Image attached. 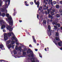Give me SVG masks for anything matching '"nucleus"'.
<instances>
[{
	"instance_id": "1a4fd4ad",
	"label": "nucleus",
	"mask_w": 62,
	"mask_h": 62,
	"mask_svg": "<svg viewBox=\"0 0 62 62\" xmlns=\"http://www.w3.org/2000/svg\"><path fill=\"white\" fill-rule=\"evenodd\" d=\"M32 51L31 50V49H28L27 51V54H29L30 53V54Z\"/></svg>"
},
{
	"instance_id": "09e8293b",
	"label": "nucleus",
	"mask_w": 62,
	"mask_h": 62,
	"mask_svg": "<svg viewBox=\"0 0 62 62\" xmlns=\"http://www.w3.org/2000/svg\"><path fill=\"white\" fill-rule=\"evenodd\" d=\"M47 11H45V14H47Z\"/></svg>"
},
{
	"instance_id": "338daca9",
	"label": "nucleus",
	"mask_w": 62,
	"mask_h": 62,
	"mask_svg": "<svg viewBox=\"0 0 62 62\" xmlns=\"http://www.w3.org/2000/svg\"><path fill=\"white\" fill-rule=\"evenodd\" d=\"M45 50L46 51H47V49H46V48H45Z\"/></svg>"
},
{
	"instance_id": "49530a36",
	"label": "nucleus",
	"mask_w": 62,
	"mask_h": 62,
	"mask_svg": "<svg viewBox=\"0 0 62 62\" xmlns=\"http://www.w3.org/2000/svg\"><path fill=\"white\" fill-rule=\"evenodd\" d=\"M29 47H31V48H32V45H31L30 44L29 46Z\"/></svg>"
},
{
	"instance_id": "6e6552de",
	"label": "nucleus",
	"mask_w": 62,
	"mask_h": 62,
	"mask_svg": "<svg viewBox=\"0 0 62 62\" xmlns=\"http://www.w3.org/2000/svg\"><path fill=\"white\" fill-rule=\"evenodd\" d=\"M52 8H50L49 9H48L47 10V13H48V14H49L50 13V12H51V10H52Z\"/></svg>"
},
{
	"instance_id": "864d4df0",
	"label": "nucleus",
	"mask_w": 62,
	"mask_h": 62,
	"mask_svg": "<svg viewBox=\"0 0 62 62\" xmlns=\"http://www.w3.org/2000/svg\"><path fill=\"white\" fill-rule=\"evenodd\" d=\"M25 3L26 4H27V1H25Z\"/></svg>"
},
{
	"instance_id": "0e129e2a",
	"label": "nucleus",
	"mask_w": 62,
	"mask_h": 62,
	"mask_svg": "<svg viewBox=\"0 0 62 62\" xmlns=\"http://www.w3.org/2000/svg\"><path fill=\"white\" fill-rule=\"evenodd\" d=\"M39 4L37 5V8H39Z\"/></svg>"
},
{
	"instance_id": "774afa93",
	"label": "nucleus",
	"mask_w": 62,
	"mask_h": 62,
	"mask_svg": "<svg viewBox=\"0 0 62 62\" xmlns=\"http://www.w3.org/2000/svg\"><path fill=\"white\" fill-rule=\"evenodd\" d=\"M19 22L20 23H21V22H22V20H19Z\"/></svg>"
},
{
	"instance_id": "412c9836",
	"label": "nucleus",
	"mask_w": 62,
	"mask_h": 62,
	"mask_svg": "<svg viewBox=\"0 0 62 62\" xmlns=\"http://www.w3.org/2000/svg\"><path fill=\"white\" fill-rule=\"evenodd\" d=\"M21 47L19 46V47L18 48V49H19V50L20 51V52L22 51V48H21Z\"/></svg>"
},
{
	"instance_id": "37998d69",
	"label": "nucleus",
	"mask_w": 62,
	"mask_h": 62,
	"mask_svg": "<svg viewBox=\"0 0 62 62\" xmlns=\"http://www.w3.org/2000/svg\"><path fill=\"white\" fill-rule=\"evenodd\" d=\"M24 4L26 6H29V4H27H27Z\"/></svg>"
},
{
	"instance_id": "5701e85b",
	"label": "nucleus",
	"mask_w": 62,
	"mask_h": 62,
	"mask_svg": "<svg viewBox=\"0 0 62 62\" xmlns=\"http://www.w3.org/2000/svg\"><path fill=\"white\" fill-rule=\"evenodd\" d=\"M9 14H8L7 13L6 14V16L7 17V18H8L10 16H9Z\"/></svg>"
},
{
	"instance_id": "f8f14e48",
	"label": "nucleus",
	"mask_w": 62,
	"mask_h": 62,
	"mask_svg": "<svg viewBox=\"0 0 62 62\" xmlns=\"http://www.w3.org/2000/svg\"><path fill=\"white\" fill-rule=\"evenodd\" d=\"M34 36H32V38L33 39V41L34 42V43H36V39H35V38H34Z\"/></svg>"
},
{
	"instance_id": "a19ab883",
	"label": "nucleus",
	"mask_w": 62,
	"mask_h": 62,
	"mask_svg": "<svg viewBox=\"0 0 62 62\" xmlns=\"http://www.w3.org/2000/svg\"><path fill=\"white\" fill-rule=\"evenodd\" d=\"M2 4V1L1 0H0V7L1 6V4Z\"/></svg>"
},
{
	"instance_id": "8fccbe9b",
	"label": "nucleus",
	"mask_w": 62,
	"mask_h": 62,
	"mask_svg": "<svg viewBox=\"0 0 62 62\" xmlns=\"http://www.w3.org/2000/svg\"><path fill=\"white\" fill-rule=\"evenodd\" d=\"M16 44L17 45H19L18 43H17L16 42Z\"/></svg>"
},
{
	"instance_id": "393cba45",
	"label": "nucleus",
	"mask_w": 62,
	"mask_h": 62,
	"mask_svg": "<svg viewBox=\"0 0 62 62\" xmlns=\"http://www.w3.org/2000/svg\"><path fill=\"white\" fill-rule=\"evenodd\" d=\"M50 13L52 15H54V13L52 11Z\"/></svg>"
},
{
	"instance_id": "5fc2aeb1",
	"label": "nucleus",
	"mask_w": 62,
	"mask_h": 62,
	"mask_svg": "<svg viewBox=\"0 0 62 62\" xmlns=\"http://www.w3.org/2000/svg\"><path fill=\"white\" fill-rule=\"evenodd\" d=\"M51 4L52 5L53 4V3H52V1L51 0L50 1Z\"/></svg>"
},
{
	"instance_id": "de8ad7c7",
	"label": "nucleus",
	"mask_w": 62,
	"mask_h": 62,
	"mask_svg": "<svg viewBox=\"0 0 62 62\" xmlns=\"http://www.w3.org/2000/svg\"><path fill=\"white\" fill-rule=\"evenodd\" d=\"M35 4H36V5H39V2L35 3Z\"/></svg>"
},
{
	"instance_id": "9d476101",
	"label": "nucleus",
	"mask_w": 62,
	"mask_h": 62,
	"mask_svg": "<svg viewBox=\"0 0 62 62\" xmlns=\"http://www.w3.org/2000/svg\"><path fill=\"white\" fill-rule=\"evenodd\" d=\"M3 47L4 49H2ZM0 49H2V50H5V48H4V46L3 44H1L0 45Z\"/></svg>"
},
{
	"instance_id": "b1692460",
	"label": "nucleus",
	"mask_w": 62,
	"mask_h": 62,
	"mask_svg": "<svg viewBox=\"0 0 62 62\" xmlns=\"http://www.w3.org/2000/svg\"><path fill=\"white\" fill-rule=\"evenodd\" d=\"M30 59L31 60V61H32V60H33H33L32 61H34L35 60V58H34V57L31 58H30Z\"/></svg>"
},
{
	"instance_id": "3c124183",
	"label": "nucleus",
	"mask_w": 62,
	"mask_h": 62,
	"mask_svg": "<svg viewBox=\"0 0 62 62\" xmlns=\"http://www.w3.org/2000/svg\"><path fill=\"white\" fill-rule=\"evenodd\" d=\"M51 33H54V31H51Z\"/></svg>"
},
{
	"instance_id": "f03ea898",
	"label": "nucleus",
	"mask_w": 62,
	"mask_h": 62,
	"mask_svg": "<svg viewBox=\"0 0 62 62\" xmlns=\"http://www.w3.org/2000/svg\"><path fill=\"white\" fill-rule=\"evenodd\" d=\"M11 26H10L8 25L7 27V29L10 32L12 31L13 30V28H11Z\"/></svg>"
},
{
	"instance_id": "423d86ee",
	"label": "nucleus",
	"mask_w": 62,
	"mask_h": 62,
	"mask_svg": "<svg viewBox=\"0 0 62 62\" xmlns=\"http://www.w3.org/2000/svg\"><path fill=\"white\" fill-rule=\"evenodd\" d=\"M48 29L49 30L47 31V32H49V31L50 33V35H51V26H50V25H48Z\"/></svg>"
},
{
	"instance_id": "4c0bfd02",
	"label": "nucleus",
	"mask_w": 62,
	"mask_h": 62,
	"mask_svg": "<svg viewBox=\"0 0 62 62\" xmlns=\"http://www.w3.org/2000/svg\"><path fill=\"white\" fill-rule=\"evenodd\" d=\"M15 49L16 50H17L18 49V48L17 47V46H16V47H15Z\"/></svg>"
},
{
	"instance_id": "2eb2a0df",
	"label": "nucleus",
	"mask_w": 62,
	"mask_h": 62,
	"mask_svg": "<svg viewBox=\"0 0 62 62\" xmlns=\"http://www.w3.org/2000/svg\"><path fill=\"white\" fill-rule=\"evenodd\" d=\"M5 7H4V9H6V6H8V4H7V2H6V1H5Z\"/></svg>"
},
{
	"instance_id": "603ef678",
	"label": "nucleus",
	"mask_w": 62,
	"mask_h": 62,
	"mask_svg": "<svg viewBox=\"0 0 62 62\" xmlns=\"http://www.w3.org/2000/svg\"><path fill=\"white\" fill-rule=\"evenodd\" d=\"M37 17L38 19H39V15H38V14H37Z\"/></svg>"
},
{
	"instance_id": "ea45409f",
	"label": "nucleus",
	"mask_w": 62,
	"mask_h": 62,
	"mask_svg": "<svg viewBox=\"0 0 62 62\" xmlns=\"http://www.w3.org/2000/svg\"><path fill=\"white\" fill-rule=\"evenodd\" d=\"M14 54H16V53H17V52H16V51H14Z\"/></svg>"
},
{
	"instance_id": "ddd939ff",
	"label": "nucleus",
	"mask_w": 62,
	"mask_h": 62,
	"mask_svg": "<svg viewBox=\"0 0 62 62\" xmlns=\"http://www.w3.org/2000/svg\"><path fill=\"white\" fill-rule=\"evenodd\" d=\"M12 47V46H11V44H9L8 46V48L9 49H10Z\"/></svg>"
},
{
	"instance_id": "f257e3e1",
	"label": "nucleus",
	"mask_w": 62,
	"mask_h": 62,
	"mask_svg": "<svg viewBox=\"0 0 62 62\" xmlns=\"http://www.w3.org/2000/svg\"><path fill=\"white\" fill-rule=\"evenodd\" d=\"M0 25H2L1 27V29H3L4 28H5V25H2V24L3 23H4V22H3V20H1L0 21Z\"/></svg>"
},
{
	"instance_id": "4be33fe9",
	"label": "nucleus",
	"mask_w": 62,
	"mask_h": 62,
	"mask_svg": "<svg viewBox=\"0 0 62 62\" xmlns=\"http://www.w3.org/2000/svg\"><path fill=\"white\" fill-rule=\"evenodd\" d=\"M43 24H46V22L45 21V20L43 21Z\"/></svg>"
},
{
	"instance_id": "9b49d317",
	"label": "nucleus",
	"mask_w": 62,
	"mask_h": 62,
	"mask_svg": "<svg viewBox=\"0 0 62 62\" xmlns=\"http://www.w3.org/2000/svg\"><path fill=\"white\" fill-rule=\"evenodd\" d=\"M8 20H9V21H13V20H12V17H11V16H10L8 17Z\"/></svg>"
},
{
	"instance_id": "2f4dec72",
	"label": "nucleus",
	"mask_w": 62,
	"mask_h": 62,
	"mask_svg": "<svg viewBox=\"0 0 62 62\" xmlns=\"http://www.w3.org/2000/svg\"><path fill=\"white\" fill-rule=\"evenodd\" d=\"M56 16L57 18H58L60 17V16L59 14H56Z\"/></svg>"
},
{
	"instance_id": "a211bd4d",
	"label": "nucleus",
	"mask_w": 62,
	"mask_h": 62,
	"mask_svg": "<svg viewBox=\"0 0 62 62\" xmlns=\"http://www.w3.org/2000/svg\"><path fill=\"white\" fill-rule=\"evenodd\" d=\"M55 39L57 41L58 40V41H59L60 40V39H59V37H56Z\"/></svg>"
},
{
	"instance_id": "a18cd8bd",
	"label": "nucleus",
	"mask_w": 62,
	"mask_h": 62,
	"mask_svg": "<svg viewBox=\"0 0 62 62\" xmlns=\"http://www.w3.org/2000/svg\"><path fill=\"white\" fill-rule=\"evenodd\" d=\"M12 47L13 49H14V45H13L12 46Z\"/></svg>"
},
{
	"instance_id": "6e6d98bb",
	"label": "nucleus",
	"mask_w": 62,
	"mask_h": 62,
	"mask_svg": "<svg viewBox=\"0 0 62 62\" xmlns=\"http://www.w3.org/2000/svg\"><path fill=\"white\" fill-rule=\"evenodd\" d=\"M52 11H53V12H55V10H52Z\"/></svg>"
},
{
	"instance_id": "7ed1b4c3",
	"label": "nucleus",
	"mask_w": 62,
	"mask_h": 62,
	"mask_svg": "<svg viewBox=\"0 0 62 62\" xmlns=\"http://www.w3.org/2000/svg\"><path fill=\"white\" fill-rule=\"evenodd\" d=\"M52 24L53 25L55 24V25H56V26H58V27H60V24L59 23H57L56 22H53L52 23Z\"/></svg>"
},
{
	"instance_id": "052dcab7",
	"label": "nucleus",
	"mask_w": 62,
	"mask_h": 62,
	"mask_svg": "<svg viewBox=\"0 0 62 62\" xmlns=\"http://www.w3.org/2000/svg\"><path fill=\"white\" fill-rule=\"evenodd\" d=\"M38 49H35V51H38Z\"/></svg>"
},
{
	"instance_id": "e2e57ef3",
	"label": "nucleus",
	"mask_w": 62,
	"mask_h": 62,
	"mask_svg": "<svg viewBox=\"0 0 62 62\" xmlns=\"http://www.w3.org/2000/svg\"><path fill=\"white\" fill-rule=\"evenodd\" d=\"M15 15L16 14L15 13H13V16H15Z\"/></svg>"
},
{
	"instance_id": "7c9ffc66",
	"label": "nucleus",
	"mask_w": 62,
	"mask_h": 62,
	"mask_svg": "<svg viewBox=\"0 0 62 62\" xmlns=\"http://www.w3.org/2000/svg\"><path fill=\"white\" fill-rule=\"evenodd\" d=\"M54 28H54L55 29V30H56V29H57V28H58L57 27L55 26H54Z\"/></svg>"
},
{
	"instance_id": "20e7f679",
	"label": "nucleus",
	"mask_w": 62,
	"mask_h": 62,
	"mask_svg": "<svg viewBox=\"0 0 62 62\" xmlns=\"http://www.w3.org/2000/svg\"><path fill=\"white\" fill-rule=\"evenodd\" d=\"M8 35L6 33L4 34V39L5 40H7L8 39Z\"/></svg>"
},
{
	"instance_id": "a878e982",
	"label": "nucleus",
	"mask_w": 62,
	"mask_h": 62,
	"mask_svg": "<svg viewBox=\"0 0 62 62\" xmlns=\"http://www.w3.org/2000/svg\"><path fill=\"white\" fill-rule=\"evenodd\" d=\"M10 40H9V41H7V44H9L10 43Z\"/></svg>"
},
{
	"instance_id": "c85d7f7f",
	"label": "nucleus",
	"mask_w": 62,
	"mask_h": 62,
	"mask_svg": "<svg viewBox=\"0 0 62 62\" xmlns=\"http://www.w3.org/2000/svg\"><path fill=\"white\" fill-rule=\"evenodd\" d=\"M59 34H58V33L57 32H56V37H58L59 36Z\"/></svg>"
},
{
	"instance_id": "58836bf2",
	"label": "nucleus",
	"mask_w": 62,
	"mask_h": 62,
	"mask_svg": "<svg viewBox=\"0 0 62 62\" xmlns=\"http://www.w3.org/2000/svg\"><path fill=\"white\" fill-rule=\"evenodd\" d=\"M30 4H31V5H33V2H30Z\"/></svg>"
},
{
	"instance_id": "79ce46f5",
	"label": "nucleus",
	"mask_w": 62,
	"mask_h": 62,
	"mask_svg": "<svg viewBox=\"0 0 62 62\" xmlns=\"http://www.w3.org/2000/svg\"><path fill=\"white\" fill-rule=\"evenodd\" d=\"M39 56L40 57L42 58V55L40 54H39Z\"/></svg>"
},
{
	"instance_id": "69168bd1",
	"label": "nucleus",
	"mask_w": 62,
	"mask_h": 62,
	"mask_svg": "<svg viewBox=\"0 0 62 62\" xmlns=\"http://www.w3.org/2000/svg\"><path fill=\"white\" fill-rule=\"evenodd\" d=\"M53 42L54 43H55H55H56V41H54Z\"/></svg>"
},
{
	"instance_id": "bb28decb",
	"label": "nucleus",
	"mask_w": 62,
	"mask_h": 62,
	"mask_svg": "<svg viewBox=\"0 0 62 62\" xmlns=\"http://www.w3.org/2000/svg\"><path fill=\"white\" fill-rule=\"evenodd\" d=\"M16 39L15 37L14 36H13L12 37V40H14V39Z\"/></svg>"
},
{
	"instance_id": "4468645a",
	"label": "nucleus",
	"mask_w": 62,
	"mask_h": 62,
	"mask_svg": "<svg viewBox=\"0 0 62 62\" xmlns=\"http://www.w3.org/2000/svg\"><path fill=\"white\" fill-rule=\"evenodd\" d=\"M5 1H6L5 2H7L8 1V5H9V4H10V0H5Z\"/></svg>"
},
{
	"instance_id": "4d7b16f0",
	"label": "nucleus",
	"mask_w": 62,
	"mask_h": 62,
	"mask_svg": "<svg viewBox=\"0 0 62 62\" xmlns=\"http://www.w3.org/2000/svg\"><path fill=\"white\" fill-rule=\"evenodd\" d=\"M36 62H39V61L38 60H36Z\"/></svg>"
},
{
	"instance_id": "680f3d73",
	"label": "nucleus",
	"mask_w": 62,
	"mask_h": 62,
	"mask_svg": "<svg viewBox=\"0 0 62 62\" xmlns=\"http://www.w3.org/2000/svg\"><path fill=\"white\" fill-rule=\"evenodd\" d=\"M46 9H47V10L48 9V7H46Z\"/></svg>"
},
{
	"instance_id": "bf43d9fd",
	"label": "nucleus",
	"mask_w": 62,
	"mask_h": 62,
	"mask_svg": "<svg viewBox=\"0 0 62 62\" xmlns=\"http://www.w3.org/2000/svg\"><path fill=\"white\" fill-rule=\"evenodd\" d=\"M36 1H37V0H34V2L35 3H36Z\"/></svg>"
},
{
	"instance_id": "c03bdc74",
	"label": "nucleus",
	"mask_w": 62,
	"mask_h": 62,
	"mask_svg": "<svg viewBox=\"0 0 62 62\" xmlns=\"http://www.w3.org/2000/svg\"><path fill=\"white\" fill-rule=\"evenodd\" d=\"M11 34H12V35H13V36L14 35V33H13L12 32H11Z\"/></svg>"
},
{
	"instance_id": "6ab92c4d",
	"label": "nucleus",
	"mask_w": 62,
	"mask_h": 62,
	"mask_svg": "<svg viewBox=\"0 0 62 62\" xmlns=\"http://www.w3.org/2000/svg\"><path fill=\"white\" fill-rule=\"evenodd\" d=\"M49 18H50L51 19H52L53 18V17L50 14H49Z\"/></svg>"
},
{
	"instance_id": "39448f33",
	"label": "nucleus",
	"mask_w": 62,
	"mask_h": 62,
	"mask_svg": "<svg viewBox=\"0 0 62 62\" xmlns=\"http://www.w3.org/2000/svg\"><path fill=\"white\" fill-rule=\"evenodd\" d=\"M28 56L29 57H33L34 56L33 51L31 52V53H30V54L28 55Z\"/></svg>"
},
{
	"instance_id": "473e14b6",
	"label": "nucleus",
	"mask_w": 62,
	"mask_h": 62,
	"mask_svg": "<svg viewBox=\"0 0 62 62\" xmlns=\"http://www.w3.org/2000/svg\"><path fill=\"white\" fill-rule=\"evenodd\" d=\"M8 35L9 37H10V36H11V33L10 32L9 33H8Z\"/></svg>"
},
{
	"instance_id": "cd10ccee",
	"label": "nucleus",
	"mask_w": 62,
	"mask_h": 62,
	"mask_svg": "<svg viewBox=\"0 0 62 62\" xmlns=\"http://www.w3.org/2000/svg\"><path fill=\"white\" fill-rule=\"evenodd\" d=\"M22 52L23 55H25V54H26V52L23 51L22 50Z\"/></svg>"
},
{
	"instance_id": "f704fd0d",
	"label": "nucleus",
	"mask_w": 62,
	"mask_h": 62,
	"mask_svg": "<svg viewBox=\"0 0 62 62\" xmlns=\"http://www.w3.org/2000/svg\"><path fill=\"white\" fill-rule=\"evenodd\" d=\"M59 12H60V14L62 16V11L61 10H60L59 11Z\"/></svg>"
},
{
	"instance_id": "c9c22d12",
	"label": "nucleus",
	"mask_w": 62,
	"mask_h": 62,
	"mask_svg": "<svg viewBox=\"0 0 62 62\" xmlns=\"http://www.w3.org/2000/svg\"><path fill=\"white\" fill-rule=\"evenodd\" d=\"M11 42L12 44H14L15 43V41H11Z\"/></svg>"
},
{
	"instance_id": "e433bc0d",
	"label": "nucleus",
	"mask_w": 62,
	"mask_h": 62,
	"mask_svg": "<svg viewBox=\"0 0 62 62\" xmlns=\"http://www.w3.org/2000/svg\"><path fill=\"white\" fill-rule=\"evenodd\" d=\"M42 8V6H40V7L39 8V10H41Z\"/></svg>"
},
{
	"instance_id": "aec40b11",
	"label": "nucleus",
	"mask_w": 62,
	"mask_h": 62,
	"mask_svg": "<svg viewBox=\"0 0 62 62\" xmlns=\"http://www.w3.org/2000/svg\"><path fill=\"white\" fill-rule=\"evenodd\" d=\"M1 15L2 17H4L5 16L6 14L4 13H3L2 14H1Z\"/></svg>"
},
{
	"instance_id": "0eeeda50",
	"label": "nucleus",
	"mask_w": 62,
	"mask_h": 62,
	"mask_svg": "<svg viewBox=\"0 0 62 62\" xmlns=\"http://www.w3.org/2000/svg\"><path fill=\"white\" fill-rule=\"evenodd\" d=\"M8 23L9 25H11L12 26H13V20L12 21H8Z\"/></svg>"
},
{
	"instance_id": "dca6fc26",
	"label": "nucleus",
	"mask_w": 62,
	"mask_h": 62,
	"mask_svg": "<svg viewBox=\"0 0 62 62\" xmlns=\"http://www.w3.org/2000/svg\"><path fill=\"white\" fill-rule=\"evenodd\" d=\"M58 44L60 46H61V45H62V43L61 42H58Z\"/></svg>"
},
{
	"instance_id": "f3484780",
	"label": "nucleus",
	"mask_w": 62,
	"mask_h": 62,
	"mask_svg": "<svg viewBox=\"0 0 62 62\" xmlns=\"http://www.w3.org/2000/svg\"><path fill=\"white\" fill-rule=\"evenodd\" d=\"M6 11V10L5 9H4L3 8H2L1 9V11H2V12H4Z\"/></svg>"
},
{
	"instance_id": "72a5a7b5",
	"label": "nucleus",
	"mask_w": 62,
	"mask_h": 62,
	"mask_svg": "<svg viewBox=\"0 0 62 62\" xmlns=\"http://www.w3.org/2000/svg\"><path fill=\"white\" fill-rule=\"evenodd\" d=\"M27 50V48H24V50H22V51H26Z\"/></svg>"
},
{
	"instance_id": "13d9d810",
	"label": "nucleus",
	"mask_w": 62,
	"mask_h": 62,
	"mask_svg": "<svg viewBox=\"0 0 62 62\" xmlns=\"http://www.w3.org/2000/svg\"><path fill=\"white\" fill-rule=\"evenodd\" d=\"M2 61H5H5L4 60H1L0 61V62H2Z\"/></svg>"
},
{
	"instance_id": "c756f323",
	"label": "nucleus",
	"mask_w": 62,
	"mask_h": 62,
	"mask_svg": "<svg viewBox=\"0 0 62 62\" xmlns=\"http://www.w3.org/2000/svg\"><path fill=\"white\" fill-rule=\"evenodd\" d=\"M59 7V6L58 5H57L56 6V8H58Z\"/></svg>"
}]
</instances>
